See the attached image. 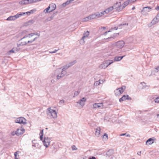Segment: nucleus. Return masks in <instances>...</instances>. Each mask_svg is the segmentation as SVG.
Listing matches in <instances>:
<instances>
[{
  "mask_svg": "<svg viewBox=\"0 0 159 159\" xmlns=\"http://www.w3.org/2000/svg\"><path fill=\"white\" fill-rule=\"evenodd\" d=\"M29 23V22H30L31 23H33V20H30V21H29V22H28Z\"/></svg>",
  "mask_w": 159,
  "mask_h": 159,
  "instance_id": "338daca9",
  "label": "nucleus"
},
{
  "mask_svg": "<svg viewBox=\"0 0 159 159\" xmlns=\"http://www.w3.org/2000/svg\"><path fill=\"white\" fill-rule=\"evenodd\" d=\"M159 21V20H158L155 17V18L153 19L151 22L148 24V26L149 27H151L153 25H155L158 23Z\"/></svg>",
  "mask_w": 159,
  "mask_h": 159,
  "instance_id": "2eb2a0df",
  "label": "nucleus"
},
{
  "mask_svg": "<svg viewBox=\"0 0 159 159\" xmlns=\"http://www.w3.org/2000/svg\"><path fill=\"white\" fill-rule=\"evenodd\" d=\"M47 114L48 117L50 118H55L57 117V112L55 110L49 107L47 110Z\"/></svg>",
  "mask_w": 159,
  "mask_h": 159,
  "instance_id": "f257e3e1",
  "label": "nucleus"
},
{
  "mask_svg": "<svg viewBox=\"0 0 159 159\" xmlns=\"http://www.w3.org/2000/svg\"><path fill=\"white\" fill-rule=\"evenodd\" d=\"M89 20H90L89 19V16L83 18L82 20V21L83 22H85L88 21Z\"/></svg>",
  "mask_w": 159,
  "mask_h": 159,
  "instance_id": "473e14b6",
  "label": "nucleus"
},
{
  "mask_svg": "<svg viewBox=\"0 0 159 159\" xmlns=\"http://www.w3.org/2000/svg\"><path fill=\"white\" fill-rule=\"evenodd\" d=\"M19 152V151H16V152L14 153V155L15 157V159H18V158L17 157V155L18 154V152Z\"/></svg>",
  "mask_w": 159,
  "mask_h": 159,
  "instance_id": "de8ad7c7",
  "label": "nucleus"
},
{
  "mask_svg": "<svg viewBox=\"0 0 159 159\" xmlns=\"http://www.w3.org/2000/svg\"><path fill=\"white\" fill-rule=\"evenodd\" d=\"M154 71L156 72H157L159 71V66H157V67L155 68L154 69Z\"/></svg>",
  "mask_w": 159,
  "mask_h": 159,
  "instance_id": "09e8293b",
  "label": "nucleus"
},
{
  "mask_svg": "<svg viewBox=\"0 0 159 159\" xmlns=\"http://www.w3.org/2000/svg\"><path fill=\"white\" fill-rule=\"evenodd\" d=\"M141 84L142 85L143 87L142 89H145L147 87H148L149 86L146 85L144 82H141Z\"/></svg>",
  "mask_w": 159,
  "mask_h": 159,
  "instance_id": "72a5a7b5",
  "label": "nucleus"
},
{
  "mask_svg": "<svg viewBox=\"0 0 159 159\" xmlns=\"http://www.w3.org/2000/svg\"><path fill=\"white\" fill-rule=\"evenodd\" d=\"M136 0H129V1L130 2V3H132L134 1H135Z\"/></svg>",
  "mask_w": 159,
  "mask_h": 159,
  "instance_id": "13d9d810",
  "label": "nucleus"
},
{
  "mask_svg": "<svg viewBox=\"0 0 159 159\" xmlns=\"http://www.w3.org/2000/svg\"><path fill=\"white\" fill-rule=\"evenodd\" d=\"M55 73L57 75V80H59L61 78L63 77L66 75V73H64L61 71V68H60L56 70Z\"/></svg>",
  "mask_w": 159,
  "mask_h": 159,
  "instance_id": "f03ea898",
  "label": "nucleus"
},
{
  "mask_svg": "<svg viewBox=\"0 0 159 159\" xmlns=\"http://www.w3.org/2000/svg\"><path fill=\"white\" fill-rule=\"evenodd\" d=\"M31 0L32 1V3L37 2V0Z\"/></svg>",
  "mask_w": 159,
  "mask_h": 159,
  "instance_id": "e2e57ef3",
  "label": "nucleus"
},
{
  "mask_svg": "<svg viewBox=\"0 0 159 159\" xmlns=\"http://www.w3.org/2000/svg\"><path fill=\"white\" fill-rule=\"evenodd\" d=\"M43 130L42 129V130H41L39 133L40 139L41 140H42L43 139Z\"/></svg>",
  "mask_w": 159,
  "mask_h": 159,
  "instance_id": "f704fd0d",
  "label": "nucleus"
},
{
  "mask_svg": "<svg viewBox=\"0 0 159 159\" xmlns=\"http://www.w3.org/2000/svg\"><path fill=\"white\" fill-rule=\"evenodd\" d=\"M28 4L32 3V1L31 0H28Z\"/></svg>",
  "mask_w": 159,
  "mask_h": 159,
  "instance_id": "052dcab7",
  "label": "nucleus"
},
{
  "mask_svg": "<svg viewBox=\"0 0 159 159\" xmlns=\"http://www.w3.org/2000/svg\"><path fill=\"white\" fill-rule=\"evenodd\" d=\"M36 10L35 9H34L33 10H30V11H28L26 12H25V14H29V15H30L31 13H33L34 12H35L36 11Z\"/></svg>",
  "mask_w": 159,
  "mask_h": 159,
  "instance_id": "e433bc0d",
  "label": "nucleus"
},
{
  "mask_svg": "<svg viewBox=\"0 0 159 159\" xmlns=\"http://www.w3.org/2000/svg\"><path fill=\"white\" fill-rule=\"evenodd\" d=\"M110 31H111L110 30H109L108 31H106L103 34L105 35H106L108 32H110Z\"/></svg>",
  "mask_w": 159,
  "mask_h": 159,
  "instance_id": "6e6d98bb",
  "label": "nucleus"
},
{
  "mask_svg": "<svg viewBox=\"0 0 159 159\" xmlns=\"http://www.w3.org/2000/svg\"><path fill=\"white\" fill-rule=\"evenodd\" d=\"M25 131V129L22 127L18 128L16 130L17 135L19 136L23 134Z\"/></svg>",
  "mask_w": 159,
  "mask_h": 159,
  "instance_id": "f8f14e48",
  "label": "nucleus"
},
{
  "mask_svg": "<svg viewBox=\"0 0 159 159\" xmlns=\"http://www.w3.org/2000/svg\"><path fill=\"white\" fill-rule=\"evenodd\" d=\"M50 7H51L52 8V10L49 11V12H52L56 8V6L55 4L52 3L49 5Z\"/></svg>",
  "mask_w": 159,
  "mask_h": 159,
  "instance_id": "bb28decb",
  "label": "nucleus"
},
{
  "mask_svg": "<svg viewBox=\"0 0 159 159\" xmlns=\"http://www.w3.org/2000/svg\"><path fill=\"white\" fill-rule=\"evenodd\" d=\"M34 35H38V36H40V34L38 33H33L31 34H26L25 35L24 37L20 39V40H22L23 39H25L27 37H29V38H30L31 37H32Z\"/></svg>",
  "mask_w": 159,
  "mask_h": 159,
  "instance_id": "1a4fd4ad",
  "label": "nucleus"
},
{
  "mask_svg": "<svg viewBox=\"0 0 159 159\" xmlns=\"http://www.w3.org/2000/svg\"><path fill=\"white\" fill-rule=\"evenodd\" d=\"M89 19L90 20L97 19L95 13L92 14L89 16Z\"/></svg>",
  "mask_w": 159,
  "mask_h": 159,
  "instance_id": "a878e982",
  "label": "nucleus"
},
{
  "mask_svg": "<svg viewBox=\"0 0 159 159\" xmlns=\"http://www.w3.org/2000/svg\"><path fill=\"white\" fill-rule=\"evenodd\" d=\"M44 139L43 141V143L44 146H45L47 148L50 144L51 139L49 138L45 137H44Z\"/></svg>",
  "mask_w": 159,
  "mask_h": 159,
  "instance_id": "20e7f679",
  "label": "nucleus"
},
{
  "mask_svg": "<svg viewBox=\"0 0 159 159\" xmlns=\"http://www.w3.org/2000/svg\"><path fill=\"white\" fill-rule=\"evenodd\" d=\"M120 136H125L127 137H130V135L129 134H127L126 133L121 134L120 135Z\"/></svg>",
  "mask_w": 159,
  "mask_h": 159,
  "instance_id": "4c0bfd02",
  "label": "nucleus"
},
{
  "mask_svg": "<svg viewBox=\"0 0 159 159\" xmlns=\"http://www.w3.org/2000/svg\"><path fill=\"white\" fill-rule=\"evenodd\" d=\"M24 39H23L22 40H21L22 41L19 44V43L17 44V46L18 47H19L20 46H24V45H26L27 43H27V42L26 41L23 40ZM20 40V39L19 40V42L20 41H21V40Z\"/></svg>",
  "mask_w": 159,
  "mask_h": 159,
  "instance_id": "6ab92c4d",
  "label": "nucleus"
},
{
  "mask_svg": "<svg viewBox=\"0 0 159 159\" xmlns=\"http://www.w3.org/2000/svg\"><path fill=\"white\" fill-rule=\"evenodd\" d=\"M15 48L14 49L15 50V52H17L18 51H19L20 50V48H19V47L17 46V48Z\"/></svg>",
  "mask_w": 159,
  "mask_h": 159,
  "instance_id": "3c124183",
  "label": "nucleus"
},
{
  "mask_svg": "<svg viewBox=\"0 0 159 159\" xmlns=\"http://www.w3.org/2000/svg\"><path fill=\"white\" fill-rule=\"evenodd\" d=\"M126 100H131V98L130 97H129L128 95H124L119 99V100L120 102H121Z\"/></svg>",
  "mask_w": 159,
  "mask_h": 159,
  "instance_id": "ddd939ff",
  "label": "nucleus"
},
{
  "mask_svg": "<svg viewBox=\"0 0 159 159\" xmlns=\"http://www.w3.org/2000/svg\"><path fill=\"white\" fill-rule=\"evenodd\" d=\"M156 17L157 18L158 20H159V13L157 15Z\"/></svg>",
  "mask_w": 159,
  "mask_h": 159,
  "instance_id": "4d7b16f0",
  "label": "nucleus"
},
{
  "mask_svg": "<svg viewBox=\"0 0 159 159\" xmlns=\"http://www.w3.org/2000/svg\"><path fill=\"white\" fill-rule=\"evenodd\" d=\"M101 83H102L100 81V80H99L98 81H96V82H95L94 83V86H97L98 85H99Z\"/></svg>",
  "mask_w": 159,
  "mask_h": 159,
  "instance_id": "c9c22d12",
  "label": "nucleus"
},
{
  "mask_svg": "<svg viewBox=\"0 0 159 159\" xmlns=\"http://www.w3.org/2000/svg\"><path fill=\"white\" fill-rule=\"evenodd\" d=\"M103 107V103L102 102L99 103H95L93 105V107L94 108L102 107Z\"/></svg>",
  "mask_w": 159,
  "mask_h": 159,
  "instance_id": "aec40b11",
  "label": "nucleus"
},
{
  "mask_svg": "<svg viewBox=\"0 0 159 159\" xmlns=\"http://www.w3.org/2000/svg\"><path fill=\"white\" fill-rule=\"evenodd\" d=\"M89 32L88 31H87V32L84 33L83 34V36L82 38V39L84 41V39L89 36Z\"/></svg>",
  "mask_w": 159,
  "mask_h": 159,
  "instance_id": "5701e85b",
  "label": "nucleus"
},
{
  "mask_svg": "<svg viewBox=\"0 0 159 159\" xmlns=\"http://www.w3.org/2000/svg\"><path fill=\"white\" fill-rule=\"evenodd\" d=\"M72 149L73 150H75L77 149V148L75 145H73L71 146Z\"/></svg>",
  "mask_w": 159,
  "mask_h": 159,
  "instance_id": "a18cd8bd",
  "label": "nucleus"
},
{
  "mask_svg": "<svg viewBox=\"0 0 159 159\" xmlns=\"http://www.w3.org/2000/svg\"><path fill=\"white\" fill-rule=\"evenodd\" d=\"M73 1V0H67L66 2L63 3L62 4V6L63 7H65L66 6L69 5Z\"/></svg>",
  "mask_w": 159,
  "mask_h": 159,
  "instance_id": "393cba45",
  "label": "nucleus"
},
{
  "mask_svg": "<svg viewBox=\"0 0 159 159\" xmlns=\"http://www.w3.org/2000/svg\"><path fill=\"white\" fill-rule=\"evenodd\" d=\"M111 38H112V37L111 36L110 37H108L106 39H111Z\"/></svg>",
  "mask_w": 159,
  "mask_h": 159,
  "instance_id": "69168bd1",
  "label": "nucleus"
},
{
  "mask_svg": "<svg viewBox=\"0 0 159 159\" xmlns=\"http://www.w3.org/2000/svg\"><path fill=\"white\" fill-rule=\"evenodd\" d=\"M101 129L100 127H98L95 131L96 134L99 135L100 134Z\"/></svg>",
  "mask_w": 159,
  "mask_h": 159,
  "instance_id": "7c9ffc66",
  "label": "nucleus"
},
{
  "mask_svg": "<svg viewBox=\"0 0 159 159\" xmlns=\"http://www.w3.org/2000/svg\"><path fill=\"white\" fill-rule=\"evenodd\" d=\"M69 66L67 64L64 66L63 67H62V69L61 70V71H62V72H63L64 73H66V72L65 70L69 68Z\"/></svg>",
  "mask_w": 159,
  "mask_h": 159,
  "instance_id": "b1692460",
  "label": "nucleus"
},
{
  "mask_svg": "<svg viewBox=\"0 0 159 159\" xmlns=\"http://www.w3.org/2000/svg\"><path fill=\"white\" fill-rule=\"evenodd\" d=\"M128 23H124L123 24H120L119 25H118V26L117 28H114L112 29L116 30L118 29H122L123 28L124 29H126L128 28Z\"/></svg>",
  "mask_w": 159,
  "mask_h": 159,
  "instance_id": "0eeeda50",
  "label": "nucleus"
},
{
  "mask_svg": "<svg viewBox=\"0 0 159 159\" xmlns=\"http://www.w3.org/2000/svg\"><path fill=\"white\" fill-rule=\"evenodd\" d=\"M130 3V2L129 1V0L127 1H126V2H125L124 3V5H123V6H125V7L127 5H128L130 3Z\"/></svg>",
  "mask_w": 159,
  "mask_h": 159,
  "instance_id": "ea45409f",
  "label": "nucleus"
},
{
  "mask_svg": "<svg viewBox=\"0 0 159 159\" xmlns=\"http://www.w3.org/2000/svg\"><path fill=\"white\" fill-rule=\"evenodd\" d=\"M117 6V4H114L113 6L111 7L104 11V12H105V14H107L109 12L112 11L113 9H115V8Z\"/></svg>",
  "mask_w": 159,
  "mask_h": 159,
  "instance_id": "4468645a",
  "label": "nucleus"
},
{
  "mask_svg": "<svg viewBox=\"0 0 159 159\" xmlns=\"http://www.w3.org/2000/svg\"><path fill=\"white\" fill-rule=\"evenodd\" d=\"M125 43L123 41H120L116 43V45L118 48H123L125 45Z\"/></svg>",
  "mask_w": 159,
  "mask_h": 159,
  "instance_id": "9b49d317",
  "label": "nucleus"
},
{
  "mask_svg": "<svg viewBox=\"0 0 159 159\" xmlns=\"http://www.w3.org/2000/svg\"><path fill=\"white\" fill-rule=\"evenodd\" d=\"M54 16H51L50 17H48L45 20V22H47L49 21H50L53 19Z\"/></svg>",
  "mask_w": 159,
  "mask_h": 159,
  "instance_id": "2f4dec72",
  "label": "nucleus"
},
{
  "mask_svg": "<svg viewBox=\"0 0 159 159\" xmlns=\"http://www.w3.org/2000/svg\"><path fill=\"white\" fill-rule=\"evenodd\" d=\"M89 159H96V158L94 157H89Z\"/></svg>",
  "mask_w": 159,
  "mask_h": 159,
  "instance_id": "bf43d9fd",
  "label": "nucleus"
},
{
  "mask_svg": "<svg viewBox=\"0 0 159 159\" xmlns=\"http://www.w3.org/2000/svg\"><path fill=\"white\" fill-rule=\"evenodd\" d=\"M110 60H108L106 61V63H107V65H108V66L111 64L113 62V61H111V62H110Z\"/></svg>",
  "mask_w": 159,
  "mask_h": 159,
  "instance_id": "79ce46f5",
  "label": "nucleus"
},
{
  "mask_svg": "<svg viewBox=\"0 0 159 159\" xmlns=\"http://www.w3.org/2000/svg\"><path fill=\"white\" fill-rule=\"evenodd\" d=\"M11 134L12 135H14L15 134H16L17 135V132H16V131H13L12 133H11Z\"/></svg>",
  "mask_w": 159,
  "mask_h": 159,
  "instance_id": "864d4df0",
  "label": "nucleus"
},
{
  "mask_svg": "<svg viewBox=\"0 0 159 159\" xmlns=\"http://www.w3.org/2000/svg\"><path fill=\"white\" fill-rule=\"evenodd\" d=\"M25 14V12H21L18 13L15 15L13 16H11L9 17L7 19V20H16L17 18H19L21 16L24 15Z\"/></svg>",
  "mask_w": 159,
  "mask_h": 159,
  "instance_id": "7ed1b4c3",
  "label": "nucleus"
},
{
  "mask_svg": "<svg viewBox=\"0 0 159 159\" xmlns=\"http://www.w3.org/2000/svg\"><path fill=\"white\" fill-rule=\"evenodd\" d=\"M59 50V48H58V49H55L54 51H50L49 52L51 53H56L57 51H58Z\"/></svg>",
  "mask_w": 159,
  "mask_h": 159,
  "instance_id": "49530a36",
  "label": "nucleus"
},
{
  "mask_svg": "<svg viewBox=\"0 0 159 159\" xmlns=\"http://www.w3.org/2000/svg\"><path fill=\"white\" fill-rule=\"evenodd\" d=\"M150 110L148 109V110H143V111H144V112H149V113H148V115H150V116H149L151 117L152 115H153V114L154 113V112H153V111H150Z\"/></svg>",
  "mask_w": 159,
  "mask_h": 159,
  "instance_id": "c85d7f7f",
  "label": "nucleus"
},
{
  "mask_svg": "<svg viewBox=\"0 0 159 159\" xmlns=\"http://www.w3.org/2000/svg\"><path fill=\"white\" fill-rule=\"evenodd\" d=\"M108 67V65H107L106 61L103 62V63L101 64L99 66V68L101 69H105Z\"/></svg>",
  "mask_w": 159,
  "mask_h": 159,
  "instance_id": "412c9836",
  "label": "nucleus"
},
{
  "mask_svg": "<svg viewBox=\"0 0 159 159\" xmlns=\"http://www.w3.org/2000/svg\"><path fill=\"white\" fill-rule=\"evenodd\" d=\"M141 154V152H138L137 153V154L139 155H140Z\"/></svg>",
  "mask_w": 159,
  "mask_h": 159,
  "instance_id": "0e129e2a",
  "label": "nucleus"
},
{
  "mask_svg": "<svg viewBox=\"0 0 159 159\" xmlns=\"http://www.w3.org/2000/svg\"><path fill=\"white\" fill-rule=\"evenodd\" d=\"M152 8L150 7H146L143 8L141 11V13L143 14H146V13L149 12L151 11Z\"/></svg>",
  "mask_w": 159,
  "mask_h": 159,
  "instance_id": "6e6552de",
  "label": "nucleus"
},
{
  "mask_svg": "<svg viewBox=\"0 0 159 159\" xmlns=\"http://www.w3.org/2000/svg\"><path fill=\"white\" fill-rule=\"evenodd\" d=\"M37 39V37H36L35 38H34L32 40H28L27 41V43H32L33 42Z\"/></svg>",
  "mask_w": 159,
  "mask_h": 159,
  "instance_id": "58836bf2",
  "label": "nucleus"
},
{
  "mask_svg": "<svg viewBox=\"0 0 159 159\" xmlns=\"http://www.w3.org/2000/svg\"><path fill=\"white\" fill-rule=\"evenodd\" d=\"M123 87L119 88L116 89L115 91V94L116 96H118L122 94L124 91V89L123 88Z\"/></svg>",
  "mask_w": 159,
  "mask_h": 159,
  "instance_id": "39448f33",
  "label": "nucleus"
},
{
  "mask_svg": "<svg viewBox=\"0 0 159 159\" xmlns=\"http://www.w3.org/2000/svg\"><path fill=\"white\" fill-rule=\"evenodd\" d=\"M15 122L19 124H25L26 123V120L24 117H21L16 119Z\"/></svg>",
  "mask_w": 159,
  "mask_h": 159,
  "instance_id": "423d86ee",
  "label": "nucleus"
},
{
  "mask_svg": "<svg viewBox=\"0 0 159 159\" xmlns=\"http://www.w3.org/2000/svg\"><path fill=\"white\" fill-rule=\"evenodd\" d=\"M27 31L26 30H24L23 31V34H26Z\"/></svg>",
  "mask_w": 159,
  "mask_h": 159,
  "instance_id": "774afa93",
  "label": "nucleus"
},
{
  "mask_svg": "<svg viewBox=\"0 0 159 159\" xmlns=\"http://www.w3.org/2000/svg\"><path fill=\"white\" fill-rule=\"evenodd\" d=\"M106 137V139H108V135L107 134H106V133H105L103 135V138H105V137Z\"/></svg>",
  "mask_w": 159,
  "mask_h": 159,
  "instance_id": "603ef678",
  "label": "nucleus"
},
{
  "mask_svg": "<svg viewBox=\"0 0 159 159\" xmlns=\"http://www.w3.org/2000/svg\"><path fill=\"white\" fill-rule=\"evenodd\" d=\"M105 14H105V12H104V11L102 12H97L95 13L97 19L99 18L102 17L103 15H104Z\"/></svg>",
  "mask_w": 159,
  "mask_h": 159,
  "instance_id": "a211bd4d",
  "label": "nucleus"
},
{
  "mask_svg": "<svg viewBox=\"0 0 159 159\" xmlns=\"http://www.w3.org/2000/svg\"><path fill=\"white\" fill-rule=\"evenodd\" d=\"M125 56V55L122 56L116 57L114 58V61H120Z\"/></svg>",
  "mask_w": 159,
  "mask_h": 159,
  "instance_id": "4be33fe9",
  "label": "nucleus"
},
{
  "mask_svg": "<svg viewBox=\"0 0 159 159\" xmlns=\"http://www.w3.org/2000/svg\"><path fill=\"white\" fill-rule=\"evenodd\" d=\"M115 4H117V6L115 8V9L118 11H121L125 7V6L121 5L120 2L116 3Z\"/></svg>",
  "mask_w": 159,
  "mask_h": 159,
  "instance_id": "9d476101",
  "label": "nucleus"
},
{
  "mask_svg": "<svg viewBox=\"0 0 159 159\" xmlns=\"http://www.w3.org/2000/svg\"><path fill=\"white\" fill-rule=\"evenodd\" d=\"M86 101V99L85 98H83L82 99L80 100L77 102L80 105L83 107L85 104V103Z\"/></svg>",
  "mask_w": 159,
  "mask_h": 159,
  "instance_id": "dca6fc26",
  "label": "nucleus"
},
{
  "mask_svg": "<svg viewBox=\"0 0 159 159\" xmlns=\"http://www.w3.org/2000/svg\"><path fill=\"white\" fill-rule=\"evenodd\" d=\"M155 9L157 11H158L159 10V6H158L157 7L155 8Z\"/></svg>",
  "mask_w": 159,
  "mask_h": 159,
  "instance_id": "680f3d73",
  "label": "nucleus"
},
{
  "mask_svg": "<svg viewBox=\"0 0 159 159\" xmlns=\"http://www.w3.org/2000/svg\"><path fill=\"white\" fill-rule=\"evenodd\" d=\"M64 100H60L59 102V104L61 106L63 105L64 104Z\"/></svg>",
  "mask_w": 159,
  "mask_h": 159,
  "instance_id": "a19ab883",
  "label": "nucleus"
},
{
  "mask_svg": "<svg viewBox=\"0 0 159 159\" xmlns=\"http://www.w3.org/2000/svg\"><path fill=\"white\" fill-rule=\"evenodd\" d=\"M76 62V61L74 60L70 62L68 64H67L68 65V66H69V67H70L71 66H73L75 64Z\"/></svg>",
  "mask_w": 159,
  "mask_h": 159,
  "instance_id": "c756f323",
  "label": "nucleus"
},
{
  "mask_svg": "<svg viewBox=\"0 0 159 159\" xmlns=\"http://www.w3.org/2000/svg\"><path fill=\"white\" fill-rule=\"evenodd\" d=\"M155 102L156 103L159 102V97H157L155 99Z\"/></svg>",
  "mask_w": 159,
  "mask_h": 159,
  "instance_id": "8fccbe9b",
  "label": "nucleus"
},
{
  "mask_svg": "<svg viewBox=\"0 0 159 159\" xmlns=\"http://www.w3.org/2000/svg\"><path fill=\"white\" fill-rule=\"evenodd\" d=\"M19 3L20 4L24 5L28 4V0H23L19 2Z\"/></svg>",
  "mask_w": 159,
  "mask_h": 159,
  "instance_id": "cd10ccee",
  "label": "nucleus"
},
{
  "mask_svg": "<svg viewBox=\"0 0 159 159\" xmlns=\"http://www.w3.org/2000/svg\"><path fill=\"white\" fill-rule=\"evenodd\" d=\"M155 140L154 138H150L148 139L146 143V145H151L154 143V141Z\"/></svg>",
  "mask_w": 159,
  "mask_h": 159,
  "instance_id": "f3484780",
  "label": "nucleus"
},
{
  "mask_svg": "<svg viewBox=\"0 0 159 159\" xmlns=\"http://www.w3.org/2000/svg\"><path fill=\"white\" fill-rule=\"evenodd\" d=\"M79 92L78 91H75L74 93V96H73V97H75L77 96L78 95Z\"/></svg>",
  "mask_w": 159,
  "mask_h": 159,
  "instance_id": "c03bdc74",
  "label": "nucleus"
},
{
  "mask_svg": "<svg viewBox=\"0 0 159 159\" xmlns=\"http://www.w3.org/2000/svg\"><path fill=\"white\" fill-rule=\"evenodd\" d=\"M15 49V48H13L10 51V52L15 53L16 52H15V50H14V49Z\"/></svg>",
  "mask_w": 159,
  "mask_h": 159,
  "instance_id": "5fc2aeb1",
  "label": "nucleus"
},
{
  "mask_svg": "<svg viewBox=\"0 0 159 159\" xmlns=\"http://www.w3.org/2000/svg\"><path fill=\"white\" fill-rule=\"evenodd\" d=\"M50 6H49L47 8H46V9H45L44 10V12H45V13H48V10H49V9L50 8Z\"/></svg>",
  "mask_w": 159,
  "mask_h": 159,
  "instance_id": "37998d69",
  "label": "nucleus"
}]
</instances>
